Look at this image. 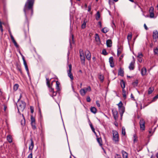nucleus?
Returning a JSON list of instances; mask_svg holds the SVG:
<instances>
[{
	"label": "nucleus",
	"instance_id": "46",
	"mask_svg": "<svg viewBox=\"0 0 158 158\" xmlns=\"http://www.w3.org/2000/svg\"><path fill=\"white\" fill-rule=\"evenodd\" d=\"M120 48H119L118 47V49H117V56H119L120 54L121 53V51L119 50V49H120Z\"/></svg>",
	"mask_w": 158,
	"mask_h": 158
},
{
	"label": "nucleus",
	"instance_id": "20",
	"mask_svg": "<svg viewBox=\"0 0 158 158\" xmlns=\"http://www.w3.org/2000/svg\"><path fill=\"white\" fill-rule=\"evenodd\" d=\"M80 59L81 64H85V56H80Z\"/></svg>",
	"mask_w": 158,
	"mask_h": 158
},
{
	"label": "nucleus",
	"instance_id": "15",
	"mask_svg": "<svg viewBox=\"0 0 158 158\" xmlns=\"http://www.w3.org/2000/svg\"><path fill=\"white\" fill-rule=\"evenodd\" d=\"M124 71L123 69L121 68H120L118 71V74L122 77L124 76Z\"/></svg>",
	"mask_w": 158,
	"mask_h": 158
},
{
	"label": "nucleus",
	"instance_id": "28",
	"mask_svg": "<svg viewBox=\"0 0 158 158\" xmlns=\"http://www.w3.org/2000/svg\"><path fill=\"white\" fill-rule=\"evenodd\" d=\"M83 89L85 90L86 93L87 91L89 92L91 91V87L90 86H88L87 87H85Z\"/></svg>",
	"mask_w": 158,
	"mask_h": 158
},
{
	"label": "nucleus",
	"instance_id": "49",
	"mask_svg": "<svg viewBox=\"0 0 158 158\" xmlns=\"http://www.w3.org/2000/svg\"><path fill=\"white\" fill-rule=\"evenodd\" d=\"M154 54H158V48H154Z\"/></svg>",
	"mask_w": 158,
	"mask_h": 158
},
{
	"label": "nucleus",
	"instance_id": "34",
	"mask_svg": "<svg viewBox=\"0 0 158 158\" xmlns=\"http://www.w3.org/2000/svg\"><path fill=\"white\" fill-rule=\"evenodd\" d=\"M31 123H36L35 118L33 115L31 116Z\"/></svg>",
	"mask_w": 158,
	"mask_h": 158
},
{
	"label": "nucleus",
	"instance_id": "19",
	"mask_svg": "<svg viewBox=\"0 0 158 158\" xmlns=\"http://www.w3.org/2000/svg\"><path fill=\"white\" fill-rule=\"evenodd\" d=\"M60 84V83L58 81H56V91H59L60 90L59 86Z\"/></svg>",
	"mask_w": 158,
	"mask_h": 158
},
{
	"label": "nucleus",
	"instance_id": "32",
	"mask_svg": "<svg viewBox=\"0 0 158 158\" xmlns=\"http://www.w3.org/2000/svg\"><path fill=\"white\" fill-rule=\"evenodd\" d=\"M7 139L9 143H11L12 142V138L10 135H8L7 136Z\"/></svg>",
	"mask_w": 158,
	"mask_h": 158
},
{
	"label": "nucleus",
	"instance_id": "18",
	"mask_svg": "<svg viewBox=\"0 0 158 158\" xmlns=\"http://www.w3.org/2000/svg\"><path fill=\"white\" fill-rule=\"evenodd\" d=\"M122 154L123 158H128V154L124 150H122Z\"/></svg>",
	"mask_w": 158,
	"mask_h": 158
},
{
	"label": "nucleus",
	"instance_id": "48",
	"mask_svg": "<svg viewBox=\"0 0 158 158\" xmlns=\"http://www.w3.org/2000/svg\"><path fill=\"white\" fill-rule=\"evenodd\" d=\"M102 54L104 55H106L107 54V53L106 52V50L105 49H103L102 50Z\"/></svg>",
	"mask_w": 158,
	"mask_h": 158
},
{
	"label": "nucleus",
	"instance_id": "31",
	"mask_svg": "<svg viewBox=\"0 0 158 158\" xmlns=\"http://www.w3.org/2000/svg\"><path fill=\"white\" fill-rule=\"evenodd\" d=\"M11 40L15 46L16 47L18 48L19 47V45L17 44V43H16V41L15 40L14 38H13L11 39Z\"/></svg>",
	"mask_w": 158,
	"mask_h": 158
},
{
	"label": "nucleus",
	"instance_id": "42",
	"mask_svg": "<svg viewBox=\"0 0 158 158\" xmlns=\"http://www.w3.org/2000/svg\"><path fill=\"white\" fill-rule=\"evenodd\" d=\"M122 134H123V135H125V134H126L125 129V128L124 127H123L122 128Z\"/></svg>",
	"mask_w": 158,
	"mask_h": 158
},
{
	"label": "nucleus",
	"instance_id": "33",
	"mask_svg": "<svg viewBox=\"0 0 158 158\" xmlns=\"http://www.w3.org/2000/svg\"><path fill=\"white\" fill-rule=\"evenodd\" d=\"M33 48V49L34 50V51L35 52V55H34V56L36 58H38L39 59H40V55H38L36 52V50H35V48Z\"/></svg>",
	"mask_w": 158,
	"mask_h": 158
},
{
	"label": "nucleus",
	"instance_id": "52",
	"mask_svg": "<svg viewBox=\"0 0 158 158\" xmlns=\"http://www.w3.org/2000/svg\"><path fill=\"white\" fill-rule=\"evenodd\" d=\"M86 99L87 102H90L91 100L90 97L89 96H87Z\"/></svg>",
	"mask_w": 158,
	"mask_h": 158
},
{
	"label": "nucleus",
	"instance_id": "54",
	"mask_svg": "<svg viewBox=\"0 0 158 158\" xmlns=\"http://www.w3.org/2000/svg\"><path fill=\"white\" fill-rule=\"evenodd\" d=\"M8 31L9 32V34L10 35L11 39H12V38H14L13 36V35H12V34L10 28L9 29Z\"/></svg>",
	"mask_w": 158,
	"mask_h": 158
},
{
	"label": "nucleus",
	"instance_id": "29",
	"mask_svg": "<svg viewBox=\"0 0 158 158\" xmlns=\"http://www.w3.org/2000/svg\"><path fill=\"white\" fill-rule=\"evenodd\" d=\"M80 93L81 95L82 96H84L86 94L85 90L83 89H81L80 90Z\"/></svg>",
	"mask_w": 158,
	"mask_h": 158
},
{
	"label": "nucleus",
	"instance_id": "63",
	"mask_svg": "<svg viewBox=\"0 0 158 158\" xmlns=\"http://www.w3.org/2000/svg\"><path fill=\"white\" fill-rule=\"evenodd\" d=\"M157 98H158V94H157L156 95V96H155L154 98H153V100H156V99H157Z\"/></svg>",
	"mask_w": 158,
	"mask_h": 158
},
{
	"label": "nucleus",
	"instance_id": "16",
	"mask_svg": "<svg viewBox=\"0 0 158 158\" xmlns=\"http://www.w3.org/2000/svg\"><path fill=\"white\" fill-rule=\"evenodd\" d=\"M106 44L107 47H110L112 46V42L111 40H108L106 41Z\"/></svg>",
	"mask_w": 158,
	"mask_h": 158
},
{
	"label": "nucleus",
	"instance_id": "8",
	"mask_svg": "<svg viewBox=\"0 0 158 158\" xmlns=\"http://www.w3.org/2000/svg\"><path fill=\"white\" fill-rule=\"evenodd\" d=\"M35 0H30V11H31V14L30 16H32L33 13V5Z\"/></svg>",
	"mask_w": 158,
	"mask_h": 158
},
{
	"label": "nucleus",
	"instance_id": "9",
	"mask_svg": "<svg viewBox=\"0 0 158 158\" xmlns=\"http://www.w3.org/2000/svg\"><path fill=\"white\" fill-rule=\"evenodd\" d=\"M23 64H24V65L25 66V69L27 72V74H28V76L29 77L30 75H29V69L28 68V67H27V64L26 62L25 59V58H23Z\"/></svg>",
	"mask_w": 158,
	"mask_h": 158
},
{
	"label": "nucleus",
	"instance_id": "12",
	"mask_svg": "<svg viewBox=\"0 0 158 158\" xmlns=\"http://www.w3.org/2000/svg\"><path fill=\"white\" fill-rule=\"evenodd\" d=\"M85 56L86 58L89 60L91 59V53L88 50L86 51L85 52Z\"/></svg>",
	"mask_w": 158,
	"mask_h": 158
},
{
	"label": "nucleus",
	"instance_id": "26",
	"mask_svg": "<svg viewBox=\"0 0 158 158\" xmlns=\"http://www.w3.org/2000/svg\"><path fill=\"white\" fill-rule=\"evenodd\" d=\"M109 31V29L107 27H104L103 28H102V30L101 31L104 33H107V32H108Z\"/></svg>",
	"mask_w": 158,
	"mask_h": 158
},
{
	"label": "nucleus",
	"instance_id": "61",
	"mask_svg": "<svg viewBox=\"0 0 158 158\" xmlns=\"http://www.w3.org/2000/svg\"><path fill=\"white\" fill-rule=\"evenodd\" d=\"M132 37V35L131 34H130L128 35L127 37V39L128 40H131Z\"/></svg>",
	"mask_w": 158,
	"mask_h": 158
},
{
	"label": "nucleus",
	"instance_id": "59",
	"mask_svg": "<svg viewBox=\"0 0 158 158\" xmlns=\"http://www.w3.org/2000/svg\"><path fill=\"white\" fill-rule=\"evenodd\" d=\"M115 158H122V157L120 155L116 154L115 155Z\"/></svg>",
	"mask_w": 158,
	"mask_h": 158
},
{
	"label": "nucleus",
	"instance_id": "22",
	"mask_svg": "<svg viewBox=\"0 0 158 158\" xmlns=\"http://www.w3.org/2000/svg\"><path fill=\"white\" fill-rule=\"evenodd\" d=\"M119 112V113H124L125 112V107L122 106L121 107L118 108Z\"/></svg>",
	"mask_w": 158,
	"mask_h": 158
},
{
	"label": "nucleus",
	"instance_id": "21",
	"mask_svg": "<svg viewBox=\"0 0 158 158\" xmlns=\"http://www.w3.org/2000/svg\"><path fill=\"white\" fill-rule=\"evenodd\" d=\"M154 89L153 87H149L148 89V94H151L153 91L154 90Z\"/></svg>",
	"mask_w": 158,
	"mask_h": 158
},
{
	"label": "nucleus",
	"instance_id": "6",
	"mask_svg": "<svg viewBox=\"0 0 158 158\" xmlns=\"http://www.w3.org/2000/svg\"><path fill=\"white\" fill-rule=\"evenodd\" d=\"M113 116L115 121H117L118 119V112L117 110L115 109H112V110Z\"/></svg>",
	"mask_w": 158,
	"mask_h": 158
},
{
	"label": "nucleus",
	"instance_id": "45",
	"mask_svg": "<svg viewBox=\"0 0 158 158\" xmlns=\"http://www.w3.org/2000/svg\"><path fill=\"white\" fill-rule=\"evenodd\" d=\"M143 56V55L141 52H139L138 53V55L137 56L138 58H142Z\"/></svg>",
	"mask_w": 158,
	"mask_h": 158
},
{
	"label": "nucleus",
	"instance_id": "47",
	"mask_svg": "<svg viewBox=\"0 0 158 158\" xmlns=\"http://www.w3.org/2000/svg\"><path fill=\"white\" fill-rule=\"evenodd\" d=\"M99 79L102 81H103L104 79L103 76H102L101 74L99 75Z\"/></svg>",
	"mask_w": 158,
	"mask_h": 158
},
{
	"label": "nucleus",
	"instance_id": "51",
	"mask_svg": "<svg viewBox=\"0 0 158 158\" xmlns=\"http://www.w3.org/2000/svg\"><path fill=\"white\" fill-rule=\"evenodd\" d=\"M117 105L118 106V108L121 107L123 106V104L121 101H120L119 103Z\"/></svg>",
	"mask_w": 158,
	"mask_h": 158
},
{
	"label": "nucleus",
	"instance_id": "35",
	"mask_svg": "<svg viewBox=\"0 0 158 158\" xmlns=\"http://www.w3.org/2000/svg\"><path fill=\"white\" fill-rule=\"evenodd\" d=\"M32 128L34 130H35L36 129V123H31Z\"/></svg>",
	"mask_w": 158,
	"mask_h": 158
},
{
	"label": "nucleus",
	"instance_id": "25",
	"mask_svg": "<svg viewBox=\"0 0 158 158\" xmlns=\"http://www.w3.org/2000/svg\"><path fill=\"white\" fill-rule=\"evenodd\" d=\"M90 110L91 112L94 114H95L96 113V108L94 107H91Z\"/></svg>",
	"mask_w": 158,
	"mask_h": 158
},
{
	"label": "nucleus",
	"instance_id": "23",
	"mask_svg": "<svg viewBox=\"0 0 158 158\" xmlns=\"http://www.w3.org/2000/svg\"><path fill=\"white\" fill-rule=\"evenodd\" d=\"M100 17V14L99 11L97 12L95 16V19L97 20H98Z\"/></svg>",
	"mask_w": 158,
	"mask_h": 158
},
{
	"label": "nucleus",
	"instance_id": "10",
	"mask_svg": "<svg viewBox=\"0 0 158 158\" xmlns=\"http://www.w3.org/2000/svg\"><path fill=\"white\" fill-rule=\"evenodd\" d=\"M57 98L56 96H53V98L55 100V102H56L59 106V104H58V102H59L61 99V97L59 94H58L57 95Z\"/></svg>",
	"mask_w": 158,
	"mask_h": 158
},
{
	"label": "nucleus",
	"instance_id": "11",
	"mask_svg": "<svg viewBox=\"0 0 158 158\" xmlns=\"http://www.w3.org/2000/svg\"><path fill=\"white\" fill-rule=\"evenodd\" d=\"M109 62L110 67L111 68L114 67V63L113 61V58L112 56H111L109 58Z\"/></svg>",
	"mask_w": 158,
	"mask_h": 158
},
{
	"label": "nucleus",
	"instance_id": "41",
	"mask_svg": "<svg viewBox=\"0 0 158 158\" xmlns=\"http://www.w3.org/2000/svg\"><path fill=\"white\" fill-rule=\"evenodd\" d=\"M120 84L121 85V87L122 88V87L123 86H124V85L125 86V83L124 81L123 80H122L120 81Z\"/></svg>",
	"mask_w": 158,
	"mask_h": 158
},
{
	"label": "nucleus",
	"instance_id": "56",
	"mask_svg": "<svg viewBox=\"0 0 158 158\" xmlns=\"http://www.w3.org/2000/svg\"><path fill=\"white\" fill-rule=\"evenodd\" d=\"M125 88V86L124 85V86H123L122 87L123 94H126V91L124 89Z\"/></svg>",
	"mask_w": 158,
	"mask_h": 158
},
{
	"label": "nucleus",
	"instance_id": "27",
	"mask_svg": "<svg viewBox=\"0 0 158 158\" xmlns=\"http://www.w3.org/2000/svg\"><path fill=\"white\" fill-rule=\"evenodd\" d=\"M138 84V80H136L134 82L132 83V85L134 87H136L137 86Z\"/></svg>",
	"mask_w": 158,
	"mask_h": 158
},
{
	"label": "nucleus",
	"instance_id": "7",
	"mask_svg": "<svg viewBox=\"0 0 158 158\" xmlns=\"http://www.w3.org/2000/svg\"><path fill=\"white\" fill-rule=\"evenodd\" d=\"M145 122L143 119H140L139 122L140 128L141 130H144L145 129Z\"/></svg>",
	"mask_w": 158,
	"mask_h": 158
},
{
	"label": "nucleus",
	"instance_id": "37",
	"mask_svg": "<svg viewBox=\"0 0 158 158\" xmlns=\"http://www.w3.org/2000/svg\"><path fill=\"white\" fill-rule=\"evenodd\" d=\"M86 21L85 20H84L83 23L82 24L81 28L82 29H84L86 27Z\"/></svg>",
	"mask_w": 158,
	"mask_h": 158
},
{
	"label": "nucleus",
	"instance_id": "2",
	"mask_svg": "<svg viewBox=\"0 0 158 158\" xmlns=\"http://www.w3.org/2000/svg\"><path fill=\"white\" fill-rule=\"evenodd\" d=\"M46 84L47 86L49 88V91L50 93H52V94H50V96L53 98V96H56L57 95L56 92H55L54 91L53 88H52L51 86H50L49 84V79L48 78H46Z\"/></svg>",
	"mask_w": 158,
	"mask_h": 158
},
{
	"label": "nucleus",
	"instance_id": "40",
	"mask_svg": "<svg viewBox=\"0 0 158 158\" xmlns=\"http://www.w3.org/2000/svg\"><path fill=\"white\" fill-rule=\"evenodd\" d=\"M31 143L30 144V150H32L33 148L34 143L31 139H30Z\"/></svg>",
	"mask_w": 158,
	"mask_h": 158
},
{
	"label": "nucleus",
	"instance_id": "64",
	"mask_svg": "<svg viewBox=\"0 0 158 158\" xmlns=\"http://www.w3.org/2000/svg\"><path fill=\"white\" fill-rule=\"evenodd\" d=\"M136 158H142V157L139 154H137L136 156Z\"/></svg>",
	"mask_w": 158,
	"mask_h": 158
},
{
	"label": "nucleus",
	"instance_id": "30",
	"mask_svg": "<svg viewBox=\"0 0 158 158\" xmlns=\"http://www.w3.org/2000/svg\"><path fill=\"white\" fill-rule=\"evenodd\" d=\"M89 125H90V126L91 129V130L92 131H93V132H94V133L96 135V133L95 131V129L93 127L91 122L89 121Z\"/></svg>",
	"mask_w": 158,
	"mask_h": 158
},
{
	"label": "nucleus",
	"instance_id": "38",
	"mask_svg": "<svg viewBox=\"0 0 158 158\" xmlns=\"http://www.w3.org/2000/svg\"><path fill=\"white\" fill-rule=\"evenodd\" d=\"M19 85L18 84H15L13 87V89L15 91H16L18 88Z\"/></svg>",
	"mask_w": 158,
	"mask_h": 158
},
{
	"label": "nucleus",
	"instance_id": "43",
	"mask_svg": "<svg viewBox=\"0 0 158 158\" xmlns=\"http://www.w3.org/2000/svg\"><path fill=\"white\" fill-rule=\"evenodd\" d=\"M25 120L24 118L23 117V119L21 121V124L22 125H25Z\"/></svg>",
	"mask_w": 158,
	"mask_h": 158
},
{
	"label": "nucleus",
	"instance_id": "58",
	"mask_svg": "<svg viewBox=\"0 0 158 158\" xmlns=\"http://www.w3.org/2000/svg\"><path fill=\"white\" fill-rule=\"evenodd\" d=\"M34 108L32 106H30V110L31 113H33L34 112Z\"/></svg>",
	"mask_w": 158,
	"mask_h": 158
},
{
	"label": "nucleus",
	"instance_id": "24",
	"mask_svg": "<svg viewBox=\"0 0 158 158\" xmlns=\"http://www.w3.org/2000/svg\"><path fill=\"white\" fill-rule=\"evenodd\" d=\"M95 38L96 42H100V39L98 34L96 33L95 35Z\"/></svg>",
	"mask_w": 158,
	"mask_h": 158
},
{
	"label": "nucleus",
	"instance_id": "44",
	"mask_svg": "<svg viewBox=\"0 0 158 158\" xmlns=\"http://www.w3.org/2000/svg\"><path fill=\"white\" fill-rule=\"evenodd\" d=\"M3 24V25H5V23H2L0 21V30L1 32H2L3 31V30L2 29V24Z\"/></svg>",
	"mask_w": 158,
	"mask_h": 158
},
{
	"label": "nucleus",
	"instance_id": "3",
	"mask_svg": "<svg viewBox=\"0 0 158 158\" xmlns=\"http://www.w3.org/2000/svg\"><path fill=\"white\" fill-rule=\"evenodd\" d=\"M30 10V0H27V2L26 3L24 8V11L26 15V18L27 19V23L28 27L29 29V23L28 19H27V15H26V12L27 10Z\"/></svg>",
	"mask_w": 158,
	"mask_h": 158
},
{
	"label": "nucleus",
	"instance_id": "5",
	"mask_svg": "<svg viewBox=\"0 0 158 158\" xmlns=\"http://www.w3.org/2000/svg\"><path fill=\"white\" fill-rule=\"evenodd\" d=\"M69 70L67 71L68 76L70 78L71 80H73V76L72 73H71L72 66L71 64L69 65Z\"/></svg>",
	"mask_w": 158,
	"mask_h": 158
},
{
	"label": "nucleus",
	"instance_id": "50",
	"mask_svg": "<svg viewBox=\"0 0 158 158\" xmlns=\"http://www.w3.org/2000/svg\"><path fill=\"white\" fill-rule=\"evenodd\" d=\"M111 26L113 29L115 27V25L113 21H112Z\"/></svg>",
	"mask_w": 158,
	"mask_h": 158
},
{
	"label": "nucleus",
	"instance_id": "17",
	"mask_svg": "<svg viewBox=\"0 0 158 158\" xmlns=\"http://www.w3.org/2000/svg\"><path fill=\"white\" fill-rule=\"evenodd\" d=\"M147 73V69L146 68L143 67L141 70V74L142 76L146 75Z\"/></svg>",
	"mask_w": 158,
	"mask_h": 158
},
{
	"label": "nucleus",
	"instance_id": "36",
	"mask_svg": "<svg viewBox=\"0 0 158 158\" xmlns=\"http://www.w3.org/2000/svg\"><path fill=\"white\" fill-rule=\"evenodd\" d=\"M97 141L98 143L101 146L102 145V140L101 138H97Z\"/></svg>",
	"mask_w": 158,
	"mask_h": 158
},
{
	"label": "nucleus",
	"instance_id": "62",
	"mask_svg": "<svg viewBox=\"0 0 158 158\" xmlns=\"http://www.w3.org/2000/svg\"><path fill=\"white\" fill-rule=\"evenodd\" d=\"M98 25L99 26L100 28H101L102 27V23L101 21H99L98 23Z\"/></svg>",
	"mask_w": 158,
	"mask_h": 158
},
{
	"label": "nucleus",
	"instance_id": "13",
	"mask_svg": "<svg viewBox=\"0 0 158 158\" xmlns=\"http://www.w3.org/2000/svg\"><path fill=\"white\" fill-rule=\"evenodd\" d=\"M135 63V61L134 60L130 63V65L129 66V69L130 70H133L134 69Z\"/></svg>",
	"mask_w": 158,
	"mask_h": 158
},
{
	"label": "nucleus",
	"instance_id": "53",
	"mask_svg": "<svg viewBox=\"0 0 158 158\" xmlns=\"http://www.w3.org/2000/svg\"><path fill=\"white\" fill-rule=\"evenodd\" d=\"M150 14V17L151 18H153L154 17V14L153 12L149 13Z\"/></svg>",
	"mask_w": 158,
	"mask_h": 158
},
{
	"label": "nucleus",
	"instance_id": "57",
	"mask_svg": "<svg viewBox=\"0 0 158 158\" xmlns=\"http://www.w3.org/2000/svg\"><path fill=\"white\" fill-rule=\"evenodd\" d=\"M91 4H90V5H89L88 6V9L87 10L88 12H90L91 10Z\"/></svg>",
	"mask_w": 158,
	"mask_h": 158
},
{
	"label": "nucleus",
	"instance_id": "55",
	"mask_svg": "<svg viewBox=\"0 0 158 158\" xmlns=\"http://www.w3.org/2000/svg\"><path fill=\"white\" fill-rule=\"evenodd\" d=\"M154 10V8L153 7L151 6L149 9V13L152 12H153Z\"/></svg>",
	"mask_w": 158,
	"mask_h": 158
},
{
	"label": "nucleus",
	"instance_id": "14",
	"mask_svg": "<svg viewBox=\"0 0 158 158\" xmlns=\"http://www.w3.org/2000/svg\"><path fill=\"white\" fill-rule=\"evenodd\" d=\"M153 37L154 39L158 38V32L157 30H155L153 32Z\"/></svg>",
	"mask_w": 158,
	"mask_h": 158
},
{
	"label": "nucleus",
	"instance_id": "4",
	"mask_svg": "<svg viewBox=\"0 0 158 158\" xmlns=\"http://www.w3.org/2000/svg\"><path fill=\"white\" fill-rule=\"evenodd\" d=\"M113 140L116 143L119 141L118 135L116 131H113Z\"/></svg>",
	"mask_w": 158,
	"mask_h": 158
},
{
	"label": "nucleus",
	"instance_id": "39",
	"mask_svg": "<svg viewBox=\"0 0 158 158\" xmlns=\"http://www.w3.org/2000/svg\"><path fill=\"white\" fill-rule=\"evenodd\" d=\"M79 53H80V56H85L83 51V50L81 49H80L79 50Z\"/></svg>",
	"mask_w": 158,
	"mask_h": 158
},
{
	"label": "nucleus",
	"instance_id": "1",
	"mask_svg": "<svg viewBox=\"0 0 158 158\" xmlns=\"http://www.w3.org/2000/svg\"><path fill=\"white\" fill-rule=\"evenodd\" d=\"M18 112L20 114V112L23 111L25 109L26 106V103L23 101H19L18 102Z\"/></svg>",
	"mask_w": 158,
	"mask_h": 158
},
{
	"label": "nucleus",
	"instance_id": "60",
	"mask_svg": "<svg viewBox=\"0 0 158 158\" xmlns=\"http://www.w3.org/2000/svg\"><path fill=\"white\" fill-rule=\"evenodd\" d=\"M96 104L98 107H99L100 106L99 102L98 101H96Z\"/></svg>",
	"mask_w": 158,
	"mask_h": 158
}]
</instances>
